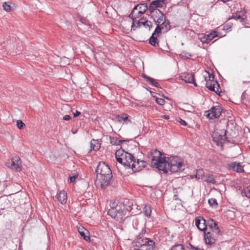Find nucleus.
<instances>
[{
    "instance_id": "1",
    "label": "nucleus",
    "mask_w": 250,
    "mask_h": 250,
    "mask_svg": "<svg viewBox=\"0 0 250 250\" xmlns=\"http://www.w3.org/2000/svg\"><path fill=\"white\" fill-rule=\"evenodd\" d=\"M208 225L210 231H204V239L206 245L212 246L220 238L223 232L218 227V223L212 219L208 220Z\"/></svg>"
},
{
    "instance_id": "2",
    "label": "nucleus",
    "mask_w": 250,
    "mask_h": 250,
    "mask_svg": "<svg viewBox=\"0 0 250 250\" xmlns=\"http://www.w3.org/2000/svg\"><path fill=\"white\" fill-rule=\"evenodd\" d=\"M95 173L97 177L100 175L101 187L102 188H106L111 184V179L113 177L112 170L109 165L105 162L101 161L99 163Z\"/></svg>"
},
{
    "instance_id": "3",
    "label": "nucleus",
    "mask_w": 250,
    "mask_h": 250,
    "mask_svg": "<svg viewBox=\"0 0 250 250\" xmlns=\"http://www.w3.org/2000/svg\"><path fill=\"white\" fill-rule=\"evenodd\" d=\"M165 155L164 152H161L157 149L148 153V157H151V167L167 174L168 172V170L166 167L167 157L165 156Z\"/></svg>"
},
{
    "instance_id": "4",
    "label": "nucleus",
    "mask_w": 250,
    "mask_h": 250,
    "mask_svg": "<svg viewBox=\"0 0 250 250\" xmlns=\"http://www.w3.org/2000/svg\"><path fill=\"white\" fill-rule=\"evenodd\" d=\"M233 128L235 129V126L233 121L228 122L227 125V129L220 130L219 131H214L212 134L213 141L218 146L223 147L225 142L234 144V141L232 139H229L227 136V132L228 130H232Z\"/></svg>"
},
{
    "instance_id": "5",
    "label": "nucleus",
    "mask_w": 250,
    "mask_h": 250,
    "mask_svg": "<svg viewBox=\"0 0 250 250\" xmlns=\"http://www.w3.org/2000/svg\"><path fill=\"white\" fill-rule=\"evenodd\" d=\"M167 164L168 166V171L174 173L178 171H183L185 169V165L183 158L178 156H171L167 157Z\"/></svg>"
},
{
    "instance_id": "6",
    "label": "nucleus",
    "mask_w": 250,
    "mask_h": 250,
    "mask_svg": "<svg viewBox=\"0 0 250 250\" xmlns=\"http://www.w3.org/2000/svg\"><path fill=\"white\" fill-rule=\"evenodd\" d=\"M223 108L220 105L213 106L210 109L205 112V116L207 118L213 120L217 119L221 115Z\"/></svg>"
},
{
    "instance_id": "7",
    "label": "nucleus",
    "mask_w": 250,
    "mask_h": 250,
    "mask_svg": "<svg viewBox=\"0 0 250 250\" xmlns=\"http://www.w3.org/2000/svg\"><path fill=\"white\" fill-rule=\"evenodd\" d=\"M130 167V168L132 170L133 172H138L141 171L144 168L146 167V162L144 160H140V159H136V160L134 161Z\"/></svg>"
},
{
    "instance_id": "8",
    "label": "nucleus",
    "mask_w": 250,
    "mask_h": 250,
    "mask_svg": "<svg viewBox=\"0 0 250 250\" xmlns=\"http://www.w3.org/2000/svg\"><path fill=\"white\" fill-rule=\"evenodd\" d=\"M121 202H119L115 206H111L107 214L113 218H115L118 215L121 217Z\"/></svg>"
},
{
    "instance_id": "9",
    "label": "nucleus",
    "mask_w": 250,
    "mask_h": 250,
    "mask_svg": "<svg viewBox=\"0 0 250 250\" xmlns=\"http://www.w3.org/2000/svg\"><path fill=\"white\" fill-rule=\"evenodd\" d=\"M161 35V31H159L158 29L157 30H154L150 38L148 40V43L154 47H159V40L158 37Z\"/></svg>"
},
{
    "instance_id": "10",
    "label": "nucleus",
    "mask_w": 250,
    "mask_h": 250,
    "mask_svg": "<svg viewBox=\"0 0 250 250\" xmlns=\"http://www.w3.org/2000/svg\"><path fill=\"white\" fill-rule=\"evenodd\" d=\"M152 241L148 238H143L141 236V234L138 235L135 239L133 241L132 244L134 247H143L145 244H149V241Z\"/></svg>"
},
{
    "instance_id": "11",
    "label": "nucleus",
    "mask_w": 250,
    "mask_h": 250,
    "mask_svg": "<svg viewBox=\"0 0 250 250\" xmlns=\"http://www.w3.org/2000/svg\"><path fill=\"white\" fill-rule=\"evenodd\" d=\"M195 224L197 228L201 231H206L207 229L208 221L206 222V220L202 217H197L195 218Z\"/></svg>"
},
{
    "instance_id": "12",
    "label": "nucleus",
    "mask_w": 250,
    "mask_h": 250,
    "mask_svg": "<svg viewBox=\"0 0 250 250\" xmlns=\"http://www.w3.org/2000/svg\"><path fill=\"white\" fill-rule=\"evenodd\" d=\"M180 78L182 80L184 81L186 83H192L195 86H198V85L195 82L194 73H184L180 76Z\"/></svg>"
},
{
    "instance_id": "13",
    "label": "nucleus",
    "mask_w": 250,
    "mask_h": 250,
    "mask_svg": "<svg viewBox=\"0 0 250 250\" xmlns=\"http://www.w3.org/2000/svg\"><path fill=\"white\" fill-rule=\"evenodd\" d=\"M124 161V167L126 168H130L131 165V163L134 162V161L136 160L135 157L131 153H129L128 152H125V154L124 157H123Z\"/></svg>"
},
{
    "instance_id": "14",
    "label": "nucleus",
    "mask_w": 250,
    "mask_h": 250,
    "mask_svg": "<svg viewBox=\"0 0 250 250\" xmlns=\"http://www.w3.org/2000/svg\"><path fill=\"white\" fill-rule=\"evenodd\" d=\"M217 83V80L215 78L214 75L212 73L208 75V80L206 83V87L211 91H215V85Z\"/></svg>"
},
{
    "instance_id": "15",
    "label": "nucleus",
    "mask_w": 250,
    "mask_h": 250,
    "mask_svg": "<svg viewBox=\"0 0 250 250\" xmlns=\"http://www.w3.org/2000/svg\"><path fill=\"white\" fill-rule=\"evenodd\" d=\"M219 36V33L215 30L211 31L209 34L205 35L201 38V41L203 43L208 44L214 38Z\"/></svg>"
},
{
    "instance_id": "16",
    "label": "nucleus",
    "mask_w": 250,
    "mask_h": 250,
    "mask_svg": "<svg viewBox=\"0 0 250 250\" xmlns=\"http://www.w3.org/2000/svg\"><path fill=\"white\" fill-rule=\"evenodd\" d=\"M229 168L233 170V171L241 173L244 172V170L243 167L241 165L240 163H237L236 162H232L228 165Z\"/></svg>"
},
{
    "instance_id": "17",
    "label": "nucleus",
    "mask_w": 250,
    "mask_h": 250,
    "mask_svg": "<svg viewBox=\"0 0 250 250\" xmlns=\"http://www.w3.org/2000/svg\"><path fill=\"white\" fill-rule=\"evenodd\" d=\"M11 167L12 168L15 169L17 171L21 170L20 165L21 164V160L18 156H15L11 159Z\"/></svg>"
},
{
    "instance_id": "18",
    "label": "nucleus",
    "mask_w": 250,
    "mask_h": 250,
    "mask_svg": "<svg viewBox=\"0 0 250 250\" xmlns=\"http://www.w3.org/2000/svg\"><path fill=\"white\" fill-rule=\"evenodd\" d=\"M163 7L162 5L161 4L160 1L159 0H152L149 5V12H154V10H157L158 8Z\"/></svg>"
},
{
    "instance_id": "19",
    "label": "nucleus",
    "mask_w": 250,
    "mask_h": 250,
    "mask_svg": "<svg viewBox=\"0 0 250 250\" xmlns=\"http://www.w3.org/2000/svg\"><path fill=\"white\" fill-rule=\"evenodd\" d=\"M79 232L80 233L81 236L83 238V239L86 241H89L90 240V237L89 236V232L88 230L84 229L83 227L82 228H79L78 229Z\"/></svg>"
},
{
    "instance_id": "20",
    "label": "nucleus",
    "mask_w": 250,
    "mask_h": 250,
    "mask_svg": "<svg viewBox=\"0 0 250 250\" xmlns=\"http://www.w3.org/2000/svg\"><path fill=\"white\" fill-rule=\"evenodd\" d=\"M57 198L61 204H65L67 199V193L64 190H62L57 194Z\"/></svg>"
},
{
    "instance_id": "21",
    "label": "nucleus",
    "mask_w": 250,
    "mask_h": 250,
    "mask_svg": "<svg viewBox=\"0 0 250 250\" xmlns=\"http://www.w3.org/2000/svg\"><path fill=\"white\" fill-rule=\"evenodd\" d=\"M91 150L97 151L101 147V144L99 140L92 139L90 142Z\"/></svg>"
},
{
    "instance_id": "22",
    "label": "nucleus",
    "mask_w": 250,
    "mask_h": 250,
    "mask_svg": "<svg viewBox=\"0 0 250 250\" xmlns=\"http://www.w3.org/2000/svg\"><path fill=\"white\" fill-rule=\"evenodd\" d=\"M246 18V16L245 15H243V16H241L239 14H238L237 13H233L232 15L228 18V20H230L231 19H234L235 20H240L241 22H244L245 19Z\"/></svg>"
},
{
    "instance_id": "23",
    "label": "nucleus",
    "mask_w": 250,
    "mask_h": 250,
    "mask_svg": "<svg viewBox=\"0 0 250 250\" xmlns=\"http://www.w3.org/2000/svg\"><path fill=\"white\" fill-rule=\"evenodd\" d=\"M122 202L124 204V205L127 212H130L132 209V202L130 201L128 199H125Z\"/></svg>"
},
{
    "instance_id": "24",
    "label": "nucleus",
    "mask_w": 250,
    "mask_h": 250,
    "mask_svg": "<svg viewBox=\"0 0 250 250\" xmlns=\"http://www.w3.org/2000/svg\"><path fill=\"white\" fill-rule=\"evenodd\" d=\"M204 181L208 184H215L216 181L212 174H207L204 178Z\"/></svg>"
},
{
    "instance_id": "25",
    "label": "nucleus",
    "mask_w": 250,
    "mask_h": 250,
    "mask_svg": "<svg viewBox=\"0 0 250 250\" xmlns=\"http://www.w3.org/2000/svg\"><path fill=\"white\" fill-rule=\"evenodd\" d=\"M147 10L149 11V6H148L146 3H140L138 14L142 15Z\"/></svg>"
},
{
    "instance_id": "26",
    "label": "nucleus",
    "mask_w": 250,
    "mask_h": 250,
    "mask_svg": "<svg viewBox=\"0 0 250 250\" xmlns=\"http://www.w3.org/2000/svg\"><path fill=\"white\" fill-rule=\"evenodd\" d=\"M164 19H165V15L162 14L160 17H158V19L157 20H156L155 19L153 20L155 23L157 25V26L155 29V30H157V29H158V31H161L160 23L164 20Z\"/></svg>"
},
{
    "instance_id": "27",
    "label": "nucleus",
    "mask_w": 250,
    "mask_h": 250,
    "mask_svg": "<svg viewBox=\"0 0 250 250\" xmlns=\"http://www.w3.org/2000/svg\"><path fill=\"white\" fill-rule=\"evenodd\" d=\"M206 174L203 169H196V174L195 175V178L197 180L204 179Z\"/></svg>"
},
{
    "instance_id": "28",
    "label": "nucleus",
    "mask_w": 250,
    "mask_h": 250,
    "mask_svg": "<svg viewBox=\"0 0 250 250\" xmlns=\"http://www.w3.org/2000/svg\"><path fill=\"white\" fill-rule=\"evenodd\" d=\"M15 4L13 2L7 1L3 3L2 6L3 9L7 12L12 11V5L14 6Z\"/></svg>"
},
{
    "instance_id": "29",
    "label": "nucleus",
    "mask_w": 250,
    "mask_h": 250,
    "mask_svg": "<svg viewBox=\"0 0 250 250\" xmlns=\"http://www.w3.org/2000/svg\"><path fill=\"white\" fill-rule=\"evenodd\" d=\"M143 213L147 217H150L151 213V207L150 206L145 205L143 208Z\"/></svg>"
},
{
    "instance_id": "30",
    "label": "nucleus",
    "mask_w": 250,
    "mask_h": 250,
    "mask_svg": "<svg viewBox=\"0 0 250 250\" xmlns=\"http://www.w3.org/2000/svg\"><path fill=\"white\" fill-rule=\"evenodd\" d=\"M129 118V116L126 113H123L121 115H118L116 116V118L118 119V121L121 123L123 121L125 122L128 120Z\"/></svg>"
},
{
    "instance_id": "31",
    "label": "nucleus",
    "mask_w": 250,
    "mask_h": 250,
    "mask_svg": "<svg viewBox=\"0 0 250 250\" xmlns=\"http://www.w3.org/2000/svg\"><path fill=\"white\" fill-rule=\"evenodd\" d=\"M154 11V12H150L151 14H153V15H151L150 17V19H153V20H154L155 18L160 17V15H162V14H164V13L160 9H157V10Z\"/></svg>"
},
{
    "instance_id": "32",
    "label": "nucleus",
    "mask_w": 250,
    "mask_h": 250,
    "mask_svg": "<svg viewBox=\"0 0 250 250\" xmlns=\"http://www.w3.org/2000/svg\"><path fill=\"white\" fill-rule=\"evenodd\" d=\"M154 245V242L150 241L149 244H145V246H143V250H153Z\"/></svg>"
},
{
    "instance_id": "33",
    "label": "nucleus",
    "mask_w": 250,
    "mask_h": 250,
    "mask_svg": "<svg viewBox=\"0 0 250 250\" xmlns=\"http://www.w3.org/2000/svg\"><path fill=\"white\" fill-rule=\"evenodd\" d=\"M242 196H246L248 198L250 199V186L246 188V189H243L241 191Z\"/></svg>"
},
{
    "instance_id": "34",
    "label": "nucleus",
    "mask_w": 250,
    "mask_h": 250,
    "mask_svg": "<svg viewBox=\"0 0 250 250\" xmlns=\"http://www.w3.org/2000/svg\"><path fill=\"white\" fill-rule=\"evenodd\" d=\"M164 21L160 24L161 26V33L162 34V30L165 29L166 30L167 26L168 25V24H170L169 20L168 19H166L165 17V19H164Z\"/></svg>"
},
{
    "instance_id": "35",
    "label": "nucleus",
    "mask_w": 250,
    "mask_h": 250,
    "mask_svg": "<svg viewBox=\"0 0 250 250\" xmlns=\"http://www.w3.org/2000/svg\"><path fill=\"white\" fill-rule=\"evenodd\" d=\"M148 20L145 21H141L140 20L137 21L136 22V28H140L142 25H144L145 27L148 26Z\"/></svg>"
},
{
    "instance_id": "36",
    "label": "nucleus",
    "mask_w": 250,
    "mask_h": 250,
    "mask_svg": "<svg viewBox=\"0 0 250 250\" xmlns=\"http://www.w3.org/2000/svg\"><path fill=\"white\" fill-rule=\"evenodd\" d=\"M126 152L124 149L121 147L120 149L117 150L115 152V157H122L123 158Z\"/></svg>"
},
{
    "instance_id": "37",
    "label": "nucleus",
    "mask_w": 250,
    "mask_h": 250,
    "mask_svg": "<svg viewBox=\"0 0 250 250\" xmlns=\"http://www.w3.org/2000/svg\"><path fill=\"white\" fill-rule=\"evenodd\" d=\"M170 250H185V248L183 244H175L171 247Z\"/></svg>"
},
{
    "instance_id": "38",
    "label": "nucleus",
    "mask_w": 250,
    "mask_h": 250,
    "mask_svg": "<svg viewBox=\"0 0 250 250\" xmlns=\"http://www.w3.org/2000/svg\"><path fill=\"white\" fill-rule=\"evenodd\" d=\"M179 56L181 58L183 59H189L190 57H191L192 55L185 51H184L179 55Z\"/></svg>"
},
{
    "instance_id": "39",
    "label": "nucleus",
    "mask_w": 250,
    "mask_h": 250,
    "mask_svg": "<svg viewBox=\"0 0 250 250\" xmlns=\"http://www.w3.org/2000/svg\"><path fill=\"white\" fill-rule=\"evenodd\" d=\"M208 203L212 208L217 207L218 205L217 200L214 198H210L208 200Z\"/></svg>"
},
{
    "instance_id": "40",
    "label": "nucleus",
    "mask_w": 250,
    "mask_h": 250,
    "mask_svg": "<svg viewBox=\"0 0 250 250\" xmlns=\"http://www.w3.org/2000/svg\"><path fill=\"white\" fill-rule=\"evenodd\" d=\"M110 143L114 146H118V139L116 137H109Z\"/></svg>"
},
{
    "instance_id": "41",
    "label": "nucleus",
    "mask_w": 250,
    "mask_h": 250,
    "mask_svg": "<svg viewBox=\"0 0 250 250\" xmlns=\"http://www.w3.org/2000/svg\"><path fill=\"white\" fill-rule=\"evenodd\" d=\"M132 22L131 24V31H135L136 29V22L137 21L136 20V18L134 17L133 19H132Z\"/></svg>"
},
{
    "instance_id": "42",
    "label": "nucleus",
    "mask_w": 250,
    "mask_h": 250,
    "mask_svg": "<svg viewBox=\"0 0 250 250\" xmlns=\"http://www.w3.org/2000/svg\"><path fill=\"white\" fill-rule=\"evenodd\" d=\"M17 126L19 129H21L24 128L25 125L21 120H19L17 121Z\"/></svg>"
},
{
    "instance_id": "43",
    "label": "nucleus",
    "mask_w": 250,
    "mask_h": 250,
    "mask_svg": "<svg viewBox=\"0 0 250 250\" xmlns=\"http://www.w3.org/2000/svg\"><path fill=\"white\" fill-rule=\"evenodd\" d=\"M188 250H204L197 247H195L192 245L191 243H189L187 247Z\"/></svg>"
},
{
    "instance_id": "44",
    "label": "nucleus",
    "mask_w": 250,
    "mask_h": 250,
    "mask_svg": "<svg viewBox=\"0 0 250 250\" xmlns=\"http://www.w3.org/2000/svg\"><path fill=\"white\" fill-rule=\"evenodd\" d=\"M155 101L158 104L161 105H164L166 103V101L164 99L158 97L156 98Z\"/></svg>"
},
{
    "instance_id": "45",
    "label": "nucleus",
    "mask_w": 250,
    "mask_h": 250,
    "mask_svg": "<svg viewBox=\"0 0 250 250\" xmlns=\"http://www.w3.org/2000/svg\"><path fill=\"white\" fill-rule=\"evenodd\" d=\"M216 84L217 85V88H216V90L215 89V91H214V92L215 93H216L217 95H218L219 96H221V93H222V90H221L220 84L218 82H217V83H215V85Z\"/></svg>"
},
{
    "instance_id": "46",
    "label": "nucleus",
    "mask_w": 250,
    "mask_h": 250,
    "mask_svg": "<svg viewBox=\"0 0 250 250\" xmlns=\"http://www.w3.org/2000/svg\"><path fill=\"white\" fill-rule=\"evenodd\" d=\"M78 174L74 175L73 176H70L68 178V182L70 183L75 182L76 179L78 178Z\"/></svg>"
},
{
    "instance_id": "47",
    "label": "nucleus",
    "mask_w": 250,
    "mask_h": 250,
    "mask_svg": "<svg viewBox=\"0 0 250 250\" xmlns=\"http://www.w3.org/2000/svg\"><path fill=\"white\" fill-rule=\"evenodd\" d=\"M121 217H123V216H125L126 214V213L127 212V211L126 210L125 206L124 205V204L121 202Z\"/></svg>"
},
{
    "instance_id": "48",
    "label": "nucleus",
    "mask_w": 250,
    "mask_h": 250,
    "mask_svg": "<svg viewBox=\"0 0 250 250\" xmlns=\"http://www.w3.org/2000/svg\"><path fill=\"white\" fill-rule=\"evenodd\" d=\"M141 77L143 78H144L146 81L149 83H150V82L152 80L153 78L149 77V76H148L147 75H146L145 74H142L141 75Z\"/></svg>"
},
{
    "instance_id": "49",
    "label": "nucleus",
    "mask_w": 250,
    "mask_h": 250,
    "mask_svg": "<svg viewBox=\"0 0 250 250\" xmlns=\"http://www.w3.org/2000/svg\"><path fill=\"white\" fill-rule=\"evenodd\" d=\"M149 84L157 88H162L159 83L156 82V80L154 79H152V80L150 82V83Z\"/></svg>"
},
{
    "instance_id": "50",
    "label": "nucleus",
    "mask_w": 250,
    "mask_h": 250,
    "mask_svg": "<svg viewBox=\"0 0 250 250\" xmlns=\"http://www.w3.org/2000/svg\"><path fill=\"white\" fill-rule=\"evenodd\" d=\"M232 25V23L230 22H226L225 25L224 26V30H228L230 29Z\"/></svg>"
},
{
    "instance_id": "51",
    "label": "nucleus",
    "mask_w": 250,
    "mask_h": 250,
    "mask_svg": "<svg viewBox=\"0 0 250 250\" xmlns=\"http://www.w3.org/2000/svg\"><path fill=\"white\" fill-rule=\"evenodd\" d=\"M116 159L118 162H119L120 164H122V165H123L124 166V163H124L123 158L117 157H116Z\"/></svg>"
},
{
    "instance_id": "52",
    "label": "nucleus",
    "mask_w": 250,
    "mask_h": 250,
    "mask_svg": "<svg viewBox=\"0 0 250 250\" xmlns=\"http://www.w3.org/2000/svg\"><path fill=\"white\" fill-rule=\"evenodd\" d=\"M206 75L203 76V79L205 81H206V83H207V80L208 81V75H211L208 71H205Z\"/></svg>"
},
{
    "instance_id": "53",
    "label": "nucleus",
    "mask_w": 250,
    "mask_h": 250,
    "mask_svg": "<svg viewBox=\"0 0 250 250\" xmlns=\"http://www.w3.org/2000/svg\"><path fill=\"white\" fill-rule=\"evenodd\" d=\"M248 96L247 93L246 92V91H245L242 94L241 96V100L242 101V103H244L243 101L245 100Z\"/></svg>"
},
{
    "instance_id": "54",
    "label": "nucleus",
    "mask_w": 250,
    "mask_h": 250,
    "mask_svg": "<svg viewBox=\"0 0 250 250\" xmlns=\"http://www.w3.org/2000/svg\"><path fill=\"white\" fill-rule=\"evenodd\" d=\"M179 122L180 123V124L183 125H185V126H186V125H188V124L184 120L182 119L181 118H179Z\"/></svg>"
},
{
    "instance_id": "55",
    "label": "nucleus",
    "mask_w": 250,
    "mask_h": 250,
    "mask_svg": "<svg viewBox=\"0 0 250 250\" xmlns=\"http://www.w3.org/2000/svg\"><path fill=\"white\" fill-rule=\"evenodd\" d=\"M71 119V117L69 115H66L63 116V120L65 121H69Z\"/></svg>"
},
{
    "instance_id": "56",
    "label": "nucleus",
    "mask_w": 250,
    "mask_h": 250,
    "mask_svg": "<svg viewBox=\"0 0 250 250\" xmlns=\"http://www.w3.org/2000/svg\"><path fill=\"white\" fill-rule=\"evenodd\" d=\"M129 140H118V146L121 145L123 143L125 142H128Z\"/></svg>"
},
{
    "instance_id": "57",
    "label": "nucleus",
    "mask_w": 250,
    "mask_h": 250,
    "mask_svg": "<svg viewBox=\"0 0 250 250\" xmlns=\"http://www.w3.org/2000/svg\"><path fill=\"white\" fill-rule=\"evenodd\" d=\"M18 48H17V51H16V54H20L22 50V46H18Z\"/></svg>"
},
{
    "instance_id": "58",
    "label": "nucleus",
    "mask_w": 250,
    "mask_h": 250,
    "mask_svg": "<svg viewBox=\"0 0 250 250\" xmlns=\"http://www.w3.org/2000/svg\"><path fill=\"white\" fill-rule=\"evenodd\" d=\"M171 29V26L170 24H168V25L167 26L166 30L164 31L163 33H167Z\"/></svg>"
},
{
    "instance_id": "59",
    "label": "nucleus",
    "mask_w": 250,
    "mask_h": 250,
    "mask_svg": "<svg viewBox=\"0 0 250 250\" xmlns=\"http://www.w3.org/2000/svg\"><path fill=\"white\" fill-rule=\"evenodd\" d=\"M139 5H140V3L135 5L134 7V8H133V9L131 10L132 13H135V11L137 10L138 9V8H139Z\"/></svg>"
},
{
    "instance_id": "60",
    "label": "nucleus",
    "mask_w": 250,
    "mask_h": 250,
    "mask_svg": "<svg viewBox=\"0 0 250 250\" xmlns=\"http://www.w3.org/2000/svg\"><path fill=\"white\" fill-rule=\"evenodd\" d=\"M81 112L80 111H79L78 110H76L75 111V112H74L73 113V115H74V117H77L78 116H79L80 114H81Z\"/></svg>"
},
{
    "instance_id": "61",
    "label": "nucleus",
    "mask_w": 250,
    "mask_h": 250,
    "mask_svg": "<svg viewBox=\"0 0 250 250\" xmlns=\"http://www.w3.org/2000/svg\"><path fill=\"white\" fill-rule=\"evenodd\" d=\"M152 23L151 21H148V26H146V27H148L149 28V30H150L151 28H152Z\"/></svg>"
},
{
    "instance_id": "62",
    "label": "nucleus",
    "mask_w": 250,
    "mask_h": 250,
    "mask_svg": "<svg viewBox=\"0 0 250 250\" xmlns=\"http://www.w3.org/2000/svg\"><path fill=\"white\" fill-rule=\"evenodd\" d=\"M65 24H66V25L68 27L71 26V21H68V20L65 21Z\"/></svg>"
},
{
    "instance_id": "63",
    "label": "nucleus",
    "mask_w": 250,
    "mask_h": 250,
    "mask_svg": "<svg viewBox=\"0 0 250 250\" xmlns=\"http://www.w3.org/2000/svg\"><path fill=\"white\" fill-rule=\"evenodd\" d=\"M134 13H132V11H131L130 13L128 15V17L131 19H133L134 17H135Z\"/></svg>"
},
{
    "instance_id": "64",
    "label": "nucleus",
    "mask_w": 250,
    "mask_h": 250,
    "mask_svg": "<svg viewBox=\"0 0 250 250\" xmlns=\"http://www.w3.org/2000/svg\"><path fill=\"white\" fill-rule=\"evenodd\" d=\"M173 199L174 200H180L178 197V195L177 194H174V196H173Z\"/></svg>"
}]
</instances>
